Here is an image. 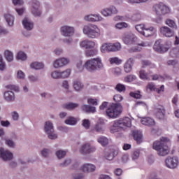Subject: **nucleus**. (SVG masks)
Segmentation results:
<instances>
[{"mask_svg": "<svg viewBox=\"0 0 179 179\" xmlns=\"http://www.w3.org/2000/svg\"><path fill=\"white\" fill-rule=\"evenodd\" d=\"M80 47L88 50L89 48H94V47L96 46V43L92 41L85 40L80 43Z\"/></svg>", "mask_w": 179, "mask_h": 179, "instance_id": "obj_21", "label": "nucleus"}, {"mask_svg": "<svg viewBox=\"0 0 179 179\" xmlns=\"http://www.w3.org/2000/svg\"><path fill=\"white\" fill-rule=\"evenodd\" d=\"M40 6V2L38 1H35L33 5L32 13L34 16H41V11L38 10Z\"/></svg>", "mask_w": 179, "mask_h": 179, "instance_id": "obj_24", "label": "nucleus"}, {"mask_svg": "<svg viewBox=\"0 0 179 179\" xmlns=\"http://www.w3.org/2000/svg\"><path fill=\"white\" fill-rule=\"evenodd\" d=\"M113 72L114 73V75H121V69L116 67L115 69H113Z\"/></svg>", "mask_w": 179, "mask_h": 179, "instance_id": "obj_63", "label": "nucleus"}, {"mask_svg": "<svg viewBox=\"0 0 179 179\" xmlns=\"http://www.w3.org/2000/svg\"><path fill=\"white\" fill-rule=\"evenodd\" d=\"M160 33L165 36L166 37H171L173 36L174 32L167 27H162L160 28Z\"/></svg>", "mask_w": 179, "mask_h": 179, "instance_id": "obj_22", "label": "nucleus"}, {"mask_svg": "<svg viewBox=\"0 0 179 179\" xmlns=\"http://www.w3.org/2000/svg\"><path fill=\"white\" fill-rule=\"evenodd\" d=\"M101 13L103 16H111V15H116V13H118V10H117V8L115 6H111L109 8L103 9Z\"/></svg>", "mask_w": 179, "mask_h": 179, "instance_id": "obj_18", "label": "nucleus"}, {"mask_svg": "<svg viewBox=\"0 0 179 179\" xmlns=\"http://www.w3.org/2000/svg\"><path fill=\"white\" fill-rule=\"evenodd\" d=\"M83 33L90 38H96L100 36V29L97 26L93 24L85 25L83 28Z\"/></svg>", "mask_w": 179, "mask_h": 179, "instance_id": "obj_4", "label": "nucleus"}, {"mask_svg": "<svg viewBox=\"0 0 179 179\" xmlns=\"http://www.w3.org/2000/svg\"><path fill=\"white\" fill-rule=\"evenodd\" d=\"M132 134L134 136V139L136 140L137 143H141L143 138L142 132L138 130H135L132 132Z\"/></svg>", "mask_w": 179, "mask_h": 179, "instance_id": "obj_27", "label": "nucleus"}, {"mask_svg": "<svg viewBox=\"0 0 179 179\" xmlns=\"http://www.w3.org/2000/svg\"><path fill=\"white\" fill-rule=\"evenodd\" d=\"M141 124H143V125H147L148 127H150L155 125L156 122L153 119L150 117H143L141 119Z\"/></svg>", "mask_w": 179, "mask_h": 179, "instance_id": "obj_26", "label": "nucleus"}, {"mask_svg": "<svg viewBox=\"0 0 179 179\" xmlns=\"http://www.w3.org/2000/svg\"><path fill=\"white\" fill-rule=\"evenodd\" d=\"M118 155V152L115 150H113L110 152H107L105 155L106 160H113Z\"/></svg>", "mask_w": 179, "mask_h": 179, "instance_id": "obj_30", "label": "nucleus"}, {"mask_svg": "<svg viewBox=\"0 0 179 179\" xmlns=\"http://www.w3.org/2000/svg\"><path fill=\"white\" fill-rule=\"evenodd\" d=\"M52 78L53 79H61V74L59 71H53L51 74Z\"/></svg>", "mask_w": 179, "mask_h": 179, "instance_id": "obj_55", "label": "nucleus"}, {"mask_svg": "<svg viewBox=\"0 0 179 179\" xmlns=\"http://www.w3.org/2000/svg\"><path fill=\"white\" fill-rule=\"evenodd\" d=\"M94 130L96 132H99L100 134H103V132H104V123L103 122L97 123L95 125Z\"/></svg>", "mask_w": 179, "mask_h": 179, "instance_id": "obj_33", "label": "nucleus"}, {"mask_svg": "<svg viewBox=\"0 0 179 179\" xmlns=\"http://www.w3.org/2000/svg\"><path fill=\"white\" fill-rule=\"evenodd\" d=\"M165 163L169 169H176L178 166V159L176 157H168L165 160Z\"/></svg>", "mask_w": 179, "mask_h": 179, "instance_id": "obj_12", "label": "nucleus"}, {"mask_svg": "<svg viewBox=\"0 0 179 179\" xmlns=\"http://www.w3.org/2000/svg\"><path fill=\"white\" fill-rule=\"evenodd\" d=\"M97 55V49L88 50L85 52L86 57H94Z\"/></svg>", "mask_w": 179, "mask_h": 179, "instance_id": "obj_43", "label": "nucleus"}, {"mask_svg": "<svg viewBox=\"0 0 179 179\" xmlns=\"http://www.w3.org/2000/svg\"><path fill=\"white\" fill-rule=\"evenodd\" d=\"M61 33L62 36H64L65 37H71V36H73L75 29L71 27L63 26L61 28Z\"/></svg>", "mask_w": 179, "mask_h": 179, "instance_id": "obj_13", "label": "nucleus"}, {"mask_svg": "<svg viewBox=\"0 0 179 179\" xmlns=\"http://www.w3.org/2000/svg\"><path fill=\"white\" fill-rule=\"evenodd\" d=\"M114 20H127V17L124 16L117 15L114 17Z\"/></svg>", "mask_w": 179, "mask_h": 179, "instance_id": "obj_64", "label": "nucleus"}, {"mask_svg": "<svg viewBox=\"0 0 179 179\" xmlns=\"http://www.w3.org/2000/svg\"><path fill=\"white\" fill-rule=\"evenodd\" d=\"M131 19L134 22H138V20H141V14L139 13L134 14L131 16Z\"/></svg>", "mask_w": 179, "mask_h": 179, "instance_id": "obj_59", "label": "nucleus"}, {"mask_svg": "<svg viewBox=\"0 0 179 179\" xmlns=\"http://www.w3.org/2000/svg\"><path fill=\"white\" fill-rule=\"evenodd\" d=\"M156 85L153 83H150L146 86V92H156Z\"/></svg>", "mask_w": 179, "mask_h": 179, "instance_id": "obj_41", "label": "nucleus"}, {"mask_svg": "<svg viewBox=\"0 0 179 179\" xmlns=\"http://www.w3.org/2000/svg\"><path fill=\"white\" fill-rule=\"evenodd\" d=\"M139 76L141 79H143V80H150V77L145 70H141L139 72Z\"/></svg>", "mask_w": 179, "mask_h": 179, "instance_id": "obj_34", "label": "nucleus"}, {"mask_svg": "<svg viewBox=\"0 0 179 179\" xmlns=\"http://www.w3.org/2000/svg\"><path fill=\"white\" fill-rule=\"evenodd\" d=\"M82 125L85 129H89V128H90V121L87 119H85L83 120Z\"/></svg>", "mask_w": 179, "mask_h": 179, "instance_id": "obj_54", "label": "nucleus"}, {"mask_svg": "<svg viewBox=\"0 0 179 179\" xmlns=\"http://www.w3.org/2000/svg\"><path fill=\"white\" fill-rule=\"evenodd\" d=\"M122 40L125 44H134L138 40L134 34H124L122 37Z\"/></svg>", "mask_w": 179, "mask_h": 179, "instance_id": "obj_14", "label": "nucleus"}, {"mask_svg": "<svg viewBox=\"0 0 179 179\" xmlns=\"http://www.w3.org/2000/svg\"><path fill=\"white\" fill-rule=\"evenodd\" d=\"M4 99L6 101H13L15 100V93L12 91H6L4 92Z\"/></svg>", "mask_w": 179, "mask_h": 179, "instance_id": "obj_28", "label": "nucleus"}, {"mask_svg": "<svg viewBox=\"0 0 179 179\" xmlns=\"http://www.w3.org/2000/svg\"><path fill=\"white\" fill-rule=\"evenodd\" d=\"M65 155H66V151L64 150H58L56 152V156L58 157V159H62L65 157Z\"/></svg>", "mask_w": 179, "mask_h": 179, "instance_id": "obj_53", "label": "nucleus"}, {"mask_svg": "<svg viewBox=\"0 0 179 179\" xmlns=\"http://www.w3.org/2000/svg\"><path fill=\"white\" fill-rule=\"evenodd\" d=\"M84 66L88 72H94L95 71L103 69V66L101 59L98 57L87 60Z\"/></svg>", "mask_w": 179, "mask_h": 179, "instance_id": "obj_2", "label": "nucleus"}, {"mask_svg": "<svg viewBox=\"0 0 179 179\" xmlns=\"http://www.w3.org/2000/svg\"><path fill=\"white\" fill-rule=\"evenodd\" d=\"M45 131L48 134V138L49 139H57V134H54V126L51 122L48 121L45 122Z\"/></svg>", "mask_w": 179, "mask_h": 179, "instance_id": "obj_8", "label": "nucleus"}, {"mask_svg": "<svg viewBox=\"0 0 179 179\" xmlns=\"http://www.w3.org/2000/svg\"><path fill=\"white\" fill-rule=\"evenodd\" d=\"M4 55L8 62H12V61H13V54L12 52L6 50L4 52Z\"/></svg>", "mask_w": 179, "mask_h": 179, "instance_id": "obj_38", "label": "nucleus"}, {"mask_svg": "<svg viewBox=\"0 0 179 179\" xmlns=\"http://www.w3.org/2000/svg\"><path fill=\"white\" fill-rule=\"evenodd\" d=\"M6 143L9 148H15V142L12 140H6Z\"/></svg>", "mask_w": 179, "mask_h": 179, "instance_id": "obj_61", "label": "nucleus"}, {"mask_svg": "<svg viewBox=\"0 0 179 179\" xmlns=\"http://www.w3.org/2000/svg\"><path fill=\"white\" fill-rule=\"evenodd\" d=\"M145 27L146 25L145 24H137L136 25V30H137V31H138V33H140L141 34H143V31L145 30Z\"/></svg>", "mask_w": 179, "mask_h": 179, "instance_id": "obj_51", "label": "nucleus"}, {"mask_svg": "<svg viewBox=\"0 0 179 179\" xmlns=\"http://www.w3.org/2000/svg\"><path fill=\"white\" fill-rule=\"evenodd\" d=\"M6 66L3 59L2 58V55H0V71H4Z\"/></svg>", "mask_w": 179, "mask_h": 179, "instance_id": "obj_57", "label": "nucleus"}, {"mask_svg": "<svg viewBox=\"0 0 179 179\" xmlns=\"http://www.w3.org/2000/svg\"><path fill=\"white\" fill-rule=\"evenodd\" d=\"M17 59L26 61V59H27V55H26V54L23 52H19L17 55Z\"/></svg>", "mask_w": 179, "mask_h": 179, "instance_id": "obj_46", "label": "nucleus"}, {"mask_svg": "<svg viewBox=\"0 0 179 179\" xmlns=\"http://www.w3.org/2000/svg\"><path fill=\"white\" fill-rule=\"evenodd\" d=\"M76 122H78V120L73 117H69L65 120V124L67 125H76Z\"/></svg>", "mask_w": 179, "mask_h": 179, "instance_id": "obj_39", "label": "nucleus"}, {"mask_svg": "<svg viewBox=\"0 0 179 179\" xmlns=\"http://www.w3.org/2000/svg\"><path fill=\"white\" fill-rule=\"evenodd\" d=\"M121 50V43H103L101 47V52L105 54V52H111L115 51H120Z\"/></svg>", "mask_w": 179, "mask_h": 179, "instance_id": "obj_6", "label": "nucleus"}, {"mask_svg": "<svg viewBox=\"0 0 179 179\" xmlns=\"http://www.w3.org/2000/svg\"><path fill=\"white\" fill-rule=\"evenodd\" d=\"M155 13L158 15H167L170 12V8L163 3L155 4L154 6Z\"/></svg>", "mask_w": 179, "mask_h": 179, "instance_id": "obj_7", "label": "nucleus"}, {"mask_svg": "<svg viewBox=\"0 0 179 179\" xmlns=\"http://www.w3.org/2000/svg\"><path fill=\"white\" fill-rule=\"evenodd\" d=\"M30 66L32 69H43V68H44V64L43 63L35 62L31 64Z\"/></svg>", "mask_w": 179, "mask_h": 179, "instance_id": "obj_37", "label": "nucleus"}, {"mask_svg": "<svg viewBox=\"0 0 179 179\" xmlns=\"http://www.w3.org/2000/svg\"><path fill=\"white\" fill-rule=\"evenodd\" d=\"M132 125V121L131 118L127 117L122 119L115 120L113 124L110 127L111 134H115V132L120 131V129H125V128H130Z\"/></svg>", "mask_w": 179, "mask_h": 179, "instance_id": "obj_1", "label": "nucleus"}, {"mask_svg": "<svg viewBox=\"0 0 179 179\" xmlns=\"http://www.w3.org/2000/svg\"><path fill=\"white\" fill-rule=\"evenodd\" d=\"M0 157L4 161L8 162V160H12L13 157V154L9 152V150H5L3 148H0Z\"/></svg>", "mask_w": 179, "mask_h": 179, "instance_id": "obj_11", "label": "nucleus"}, {"mask_svg": "<svg viewBox=\"0 0 179 179\" xmlns=\"http://www.w3.org/2000/svg\"><path fill=\"white\" fill-rule=\"evenodd\" d=\"M116 29L121 30L122 29H127L128 24L127 22H118L115 24Z\"/></svg>", "mask_w": 179, "mask_h": 179, "instance_id": "obj_49", "label": "nucleus"}, {"mask_svg": "<svg viewBox=\"0 0 179 179\" xmlns=\"http://www.w3.org/2000/svg\"><path fill=\"white\" fill-rule=\"evenodd\" d=\"M142 68H146V66H150L155 68V64H152L149 60H142L141 62Z\"/></svg>", "mask_w": 179, "mask_h": 179, "instance_id": "obj_42", "label": "nucleus"}, {"mask_svg": "<svg viewBox=\"0 0 179 179\" xmlns=\"http://www.w3.org/2000/svg\"><path fill=\"white\" fill-rule=\"evenodd\" d=\"M73 88L77 92H79L81 89H83V85L80 81H75L73 84Z\"/></svg>", "mask_w": 179, "mask_h": 179, "instance_id": "obj_44", "label": "nucleus"}, {"mask_svg": "<svg viewBox=\"0 0 179 179\" xmlns=\"http://www.w3.org/2000/svg\"><path fill=\"white\" fill-rule=\"evenodd\" d=\"M79 105L78 103H69L63 105V108H66V110H73L76 108Z\"/></svg>", "mask_w": 179, "mask_h": 179, "instance_id": "obj_36", "label": "nucleus"}, {"mask_svg": "<svg viewBox=\"0 0 179 179\" xmlns=\"http://www.w3.org/2000/svg\"><path fill=\"white\" fill-rule=\"evenodd\" d=\"M121 113H122V107L118 103H113L106 110V115L109 118H117Z\"/></svg>", "mask_w": 179, "mask_h": 179, "instance_id": "obj_5", "label": "nucleus"}, {"mask_svg": "<svg viewBox=\"0 0 179 179\" xmlns=\"http://www.w3.org/2000/svg\"><path fill=\"white\" fill-rule=\"evenodd\" d=\"M148 45H149V43L146 42H141L137 46L130 48L129 51V52H138L142 50V48L141 47H148Z\"/></svg>", "mask_w": 179, "mask_h": 179, "instance_id": "obj_25", "label": "nucleus"}, {"mask_svg": "<svg viewBox=\"0 0 179 179\" xmlns=\"http://www.w3.org/2000/svg\"><path fill=\"white\" fill-rule=\"evenodd\" d=\"M123 99L124 98L122 97V96H121V94H116L113 97V100L116 103H120V101H122Z\"/></svg>", "mask_w": 179, "mask_h": 179, "instance_id": "obj_56", "label": "nucleus"}, {"mask_svg": "<svg viewBox=\"0 0 179 179\" xmlns=\"http://www.w3.org/2000/svg\"><path fill=\"white\" fill-rule=\"evenodd\" d=\"M95 151H96V148L91 147L90 143L84 144L80 149V153H82V155H87L89 153H92V152H95Z\"/></svg>", "mask_w": 179, "mask_h": 179, "instance_id": "obj_15", "label": "nucleus"}, {"mask_svg": "<svg viewBox=\"0 0 179 179\" xmlns=\"http://www.w3.org/2000/svg\"><path fill=\"white\" fill-rule=\"evenodd\" d=\"M156 33V29L152 26L149 27L148 25H145L144 28V31H143V36L145 37H150V36H154Z\"/></svg>", "mask_w": 179, "mask_h": 179, "instance_id": "obj_16", "label": "nucleus"}, {"mask_svg": "<svg viewBox=\"0 0 179 179\" xmlns=\"http://www.w3.org/2000/svg\"><path fill=\"white\" fill-rule=\"evenodd\" d=\"M154 50L155 51H157V52H167V51H169V45H166L164 46V45H163V41L159 39L155 42L154 45Z\"/></svg>", "mask_w": 179, "mask_h": 179, "instance_id": "obj_9", "label": "nucleus"}, {"mask_svg": "<svg viewBox=\"0 0 179 179\" xmlns=\"http://www.w3.org/2000/svg\"><path fill=\"white\" fill-rule=\"evenodd\" d=\"M17 76L18 79H24V73L21 70L18 71L17 73Z\"/></svg>", "mask_w": 179, "mask_h": 179, "instance_id": "obj_60", "label": "nucleus"}, {"mask_svg": "<svg viewBox=\"0 0 179 179\" xmlns=\"http://www.w3.org/2000/svg\"><path fill=\"white\" fill-rule=\"evenodd\" d=\"M109 62L113 64H115L116 65H120L122 60L120 59L118 57H111L109 59Z\"/></svg>", "mask_w": 179, "mask_h": 179, "instance_id": "obj_45", "label": "nucleus"}, {"mask_svg": "<svg viewBox=\"0 0 179 179\" xmlns=\"http://www.w3.org/2000/svg\"><path fill=\"white\" fill-rule=\"evenodd\" d=\"M103 18L100 15H89L85 17L87 22H100Z\"/></svg>", "mask_w": 179, "mask_h": 179, "instance_id": "obj_23", "label": "nucleus"}, {"mask_svg": "<svg viewBox=\"0 0 179 179\" xmlns=\"http://www.w3.org/2000/svg\"><path fill=\"white\" fill-rule=\"evenodd\" d=\"M134 62H135V59L131 57L124 64V69L127 73H129V72L132 71V66H134Z\"/></svg>", "mask_w": 179, "mask_h": 179, "instance_id": "obj_19", "label": "nucleus"}, {"mask_svg": "<svg viewBox=\"0 0 179 179\" xmlns=\"http://www.w3.org/2000/svg\"><path fill=\"white\" fill-rule=\"evenodd\" d=\"M166 24L169 26V27H172L173 29H177V25L176 24V22L173 20H166Z\"/></svg>", "mask_w": 179, "mask_h": 179, "instance_id": "obj_52", "label": "nucleus"}, {"mask_svg": "<svg viewBox=\"0 0 179 179\" xmlns=\"http://www.w3.org/2000/svg\"><path fill=\"white\" fill-rule=\"evenodd\" d=\"M97 142L101 145V146H107L108 145V138L106 136H100L97 139Z\"/></svg>", "mask_w": 179, "mask_h": 179, "instance_id": "obj_32", "label": "nucleus"}, {"mask_svg": "<svg viewBox=\"0 0 179 179\" xmlns=\"http://www.w3.org/2000/svg\"><path fill=\"white\" fill-rule=\"evenodd\" d=\"M166 138H164V141H155L153 143L152 148L155 150H157L159 156H166L170 152V148L167 145V143L164 142Z\"/></svg>", "mask_w": 179, "mask_h": 179, "instance_id": "obj_3", "label": "nucleus"}, {"mask_svg": "<svg viewBox=\"0 0 179 179\" xmlns=\"http://www.w3.org/2000/svg\"><path fill=\"white\" fill-rule=\"evenodd\" d=\"M129 96L130 97H133V99H142V95L139 91L137 92H131Z\"/></svg>", "mask_w": 179, "mask_h": 179, "instance_id": "obj_50", "label": "nucleus"}, {"mask_svg": "<svg viewBox=\"0 0 179 179\" xmlns=\"http://www.w3.org/2000/svg\"><path fill=\"white\" fill-rule=\"evenodd\" d=\"M82 110L83 111H85V113H94V112L96 111V107L88 106V105H83L82 106Z\"/></svg>", "mask_w": 179, "mask_h": 179, "instance_id": "obj_31", "label": "nucleus"}, {"mask_svg": "<svg viewBox=\"0 0 179 179\" xmlns=\"http://www.w3.org/2000/svg\"><path fill=\"white\" fill-rule=\"evenodd\" d=\"M49 153H50V150H48V149H43L41 151V155H42V156H43V157H47V156H48Z\"/></svg>", "mask_w": 179, "mask_h": 179, "instance_id": "obj_62", "label": "nucleus"}, {"mask_svg": "<svg viewBox=\"0 0 179 179\" xmlns=\"http://www.w3.org/2000/svg\"><path fill=\"white\" fill-rule=\"evenodd\" d=\"M69 63V60L68 59L65 58H61L57 59L53 64V66L55 68H61L62 66H65V65L68 64Z\"/></svg>", "mask_w": 179, "mask_h": 179, "instance_id": "obj_17", "label": "nucleus"}, {"mask_svg": "<svg viewBox=\"0 0 179 179\" xmlns=\"http://www.w3.org/2000/svg\"><path fill=\"white\" fill-rule=\"evenodd\" d=\"M115 90L121 93V92H125V90H127V87L124 85L119 83L117 84L115 87Z\"/></svg>", "mask_w": 179, "mask_h": 179, "instance_id": "obj_48", "label": "nucleus"}, {"mask_svg": "<svg viewBox=\"0 0 179 179\" xmlns=\"http://www.w3.org/2000/svg\"><path fill=\"white\" fill-rule=\"evenodd\" d=\"M4 17L8 26H13V22L15 20V18L11 15L10 14L5 15Z\"/></svg>", "mask_w": 179, "mask_h": 179, "instance_id": "obj_35", "label": "nucleus"}, {"mask_svg": "<svg viewBox=\"0 0 179 179\" xmlns=\"http://www.w3.org/2000/svg\"><path fill=\"white\" fill-rule=\"evenodd\" d=\"M136 76L134 75H129L124 78V82L127 83H130L131 82H134L136 80Z\"/></svg>", "mask_w": 179, "mask_h": 179, "instance_id": "obj_47", "label": "nucleus"}, {"mask_svg": "<svg viewBox=\"0 0 179 179\" xmlns=\"http://www.w3.org/2000/svg\"><path fill=\"white\" fill-rule=\"evenodd\" d=\"M81 170L83 173H93V171H96V166L92 164H85L81 167Z\"/></svg>", "mask_w": 179, "mask_h": 179, "instance_id": "obj_20", "label": "nucleus"}, {"mask_svg": "<svg viewBox=\"0 0 179 179\" xmlns=\"http://www.w3.org/2000/svg\"><path fill=\"white\" fill-rule=\"evenodd\" d=\"M22 25L24 26V29H26V30H31V29H33V23L29 22L27 17H25L22 21Z\"/></svg>", "mask_w": 179, "mask_h": 179, "instance_id": "obj_29", "label": "nucleus"}, {"mask_svg": "<svg viewBox=\"0 0 179 179\" xmlns=\"http://www.w3.org/2000/svg\"><path fill=\"white\" fill-rule=\"evenodd\" d=\"M88 104H92V106H97V99H88L87 100Z\"/></svg>", "mask_w": 179, "mask_h": 179, "instance_id": "obj_58", "label": "nucleus"}, {"mask_svg": "<svg viewBox=\"0 0 179 179\" xmlns=\"http://www.w3.org/2000/svg\"><path fill=\"white\" fill-rule=\"evenodd\" d=\"M71 75V69H66V71L60 72V79H65L69 78Z\"/></svg>", "mask_w": 179, "mask_h": 179, "instance_id": "obj_40", "label": "nucleus"}, {"mask_svg": "<svg viewBox=\"0 0 179 179\" xmlns=\"http://www.w3.org/2000/svg\"><path fill=\"white\" fill-rule=\"evenodd\" d=\"M154 112L155 116L159 120H163L164 115H166V109H164V106L162 105H156L154 108Z\"/></svg>", "mask_w": 179, "mask_h": 179, "instance_id": "obj_10", "label": "nucleus"}]
</instances>
